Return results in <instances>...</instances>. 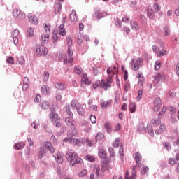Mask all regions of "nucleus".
Listing matches in <instances>:
<instances>
[{
	"label": "nucleus",
	"mask_w": 179,
	"mask_h": 179,
	"mask_svg": "<svg viewBox=\"0 0 179 179\" xmlns=\"http://www.w3.org/2000/svg\"><path fill=\"white\" fill-rule=\"evenodd\" d=\"M107 74L108 75V77L107 78L106 80L104 79L101 80V82L100 81V87H102V89H104L106 92L108 90V87H111V83H113V76L115 75V73L113 70H111V68L108 67L106 70Z\"/></svg>",
	"instance_id": "nucleus-1"
},
{
	"label": "nucleus",
	"mask_w": 179,
	"mask_h": 179,
	"mask_svg": "<svg viewBox=\"0 0 179 179\" xmlns=\"http://www.w3.org/2000/svg\"><path fill=\"white\" fill-rule=\"evenodd\" d=\"M78 157L79 155L76 152H67L66 154V159L69 162L71 167H73L76 164H82L83 163V159Z\"/></svg>",
	"instance_id": "nucleus-2"
},
{
	"label": "nucleus",
	"mask_w": 179,
	"mask_h": 179,
	"mask_svg": "<svg viewBox=\"0 0 179 179\" xmlns=\"http://www.w3.org/2000/svg\"><path fill=\"white\" fill-rule=\"evenodd\" d=\"M34 52L38 57H45L48 54V49L42 44L36 45Z\"/></svg>",
	"instance_id": "nucleus-3"
},
{
	"label": "nucleus",
	"mask_w": 179,
	"mask_h": 179,
	"mask_svg": "<svg viewBox=\"0 0 179 179\" xmlns=\"http://www.w3.org/2000/svg\"><path fill=\"white\" fill-rule=\"evenodd\" d=\"M13 15L17 20H24L26 19V14L20 10H13Z\"/></svg>",
	"instance_id": "nucleus-4"
},
{
	"label": "nucleus",
	"mask_w": 179,
	"mask_h": 179,
	"mask_svg": "<svg viewBox=\"0 0 179 179\" xmlns=\"http://www.w3.org/2000/svg\"><path fill=\"white\" fill-rule=\"evenodd\" d=\"M162 106H163V101H162L160 97L156 98L154 101V111L155 113H159V111H160V108H162Z\"/></svg>",
	"instance_id": "nucleus-5"
},
{
	"label": "nucleus",
	"mask_w": 179,
	"mask_h": 179,
	"mask_svg": "<svg viewBox=\"0 0 179 179\" xmlns=\"http://www.w3.org/2000/svg\"><path fill=\"white\" fill-rule=\"evenodd\" d=\"M20 31L17 29H15L13 32L12 33V38L13 41V44L15 45H17L19 44V37H20Z\"/></svg>",
	"instance_id": "nucleus-6"
},
{
	"label": "nucleus",
	"mask_w": 179,
	"mask_h": 179,
	"mask_svg": "<svg viewBox=\"0 0 179 179\" xmlns=\"http://www.w3.org/2000/svg\"><path fill=\"white\" fill-rule=\"evenodd\" d=\"M65 122L71 129H76V127L75 126V121H73V117H66Z\"/></svg>",
	"instance_id": "nucleus-7"
},
{
	"label": "nucleus",
	"mask_w": 179,
	"mask_h": 179,
	"mask_svg": "<svg viewBox=\"0 0 179 179\" xmlns=\"http://www.w3.org/2000/svg\"><path fill=\"white\" fill-rule=\"evenodd\" d=\"M28 19H29V22L32 24H35V25L38 24V18H37V16L31 13H29L28 15Z\"/></svg>",
	"instance_id": "nucleus-8"
},
{
	"label": "nucleus",
	"mask_w": 179,
	"mask_h": 179,
	"mask_svg": "<svg viewBox=\"0 0 179 179\" xmlns=\"http://www.w3.org/2000/svg\"><path fill=\"white\" fill-rule=\"evenodd\" d=\"M76 110L78 115L81 117H84L85 110L82 104L78 103L76 106Z\"/></svg>",
	"instance_id": "nucleus-9"
},
{
	"label": "nucleus",
	"mask_w": 179,
	"mask_h": 179,
	"mask_svg": "<svg viewBox=\"0 0 179 179\" xmlns=\"http://www.w3.org/2000/svg\"><path fill=\"white\" fill-rule=\"evenodd\" d=\"M131 65L133 71H139V63H138V59H133L131 60Z\"/></svg>",
	"instance_id": "nucleus-10"
},
{
	"label": "nucleus",
	"mask_w": 179,
	"mask_h": 179,
	"mask_svg": "<svg viewBox=\"0 0 179 179\" xmlns=\"http://www.w3.org/2000/svg\"><path fill=\"white\" fill-rule=\"evenodd\" d=\"M43 148L46 149V152L47 150H48L50 153H54V152H55V149H54V147H52L50 141H46V143L45 144Z\"/></svg>",
	"instance_id": "nucleus-11"
},
{
	"label": "nucleus",
	"mask_w": 179,
	"mask_h": 179,
	"mask_svg": "<svg viewBox=\"0 0 179 179\" xmlns=\"http://www.w3.org/2000/svg\"><path fill=\"white\" fill-rule=\"evenodd\" d=\"M94 16L96 19H103V17H106V16H107V12L101 13L100 10H97L94 13Z\"/></svg>",
	"instance_id": "nucleus-12"
},
{
	"label": "nucleus",
	"mask_w": 179,
	"mask_h": 179,
	"mask_svg": "<svg viewBox=\"0 0 179 179\" xmlns=\"http://www.w3.org/2000/svg\"><path fill=\"white\" fill-rule=\"evenodd\" d=\"M124 179H136V171H132L131 176L129 177V171L127 170L124 175Z\"/></svg>",
	"instance_id": "nucleus-13"
},
{
	"label": "nucleus",
	"mask_w": 179,
	"mask_h": 179,
	"mask_svg": "<svg viewBox=\"0 0 179 179\" xmlns=\"http://www.w3.org/2000/svg\"><path fill=\"white\" fill-rule=\"evenodd\" d=\"M166 80V76L162 73H158L155 76V82L159 83V82H164Z\"/></svg>",
	"instance_id": "nucleus-14"
},
{
	"label": "nucleus",
	"mask_w": 179,
	"mask_h": 179,
	"mask_svg": "<svg viewBox=\"0 0 179 179\" xmlns=\"http://www.w3.org/2000/svg\"><path fill=\"white\" fill-rule=\"evenodd\" d=\"M104 129H106L107 134H113V126L110 122H106L104 124Z\"/></svg>",
	"instance_id": "nucleus-15"
},
{
	"label": "nucleus",
	"mask_w": 179,
	"mask_h": 179,
	"mask_svg": "<svg viewBox=\"0 0 179 179\" xmlns=\"http://www.w3.org/2000/svg\"><path fill=\"white\" fill-rule=\"evenodd\" d=\"M30 85V81L29 80V78L24 77L23 79V86L22 89L23 91L27 90L29 89V85Z\"/></svg>",
	"instance_id": "nucleus-16"
},
{
	"label": "nucleus",
	"mask_w": 179,
	"mask_h": 179,
	"mask_svg": "<svg viewBox=\"0 0 179 179\" xmlns=\"http://www.w3.org/2000/svg\"><path fill=\"white\" fill-rule=\"evenodd\" d=\"M61 10H62V3H57L55 6V15H60Z\"/></svg>",
	"instance_id": "nucleus-17"
},
{
	"label": "nucleus",
	"mask_w": 179,
	"mask_h": 179,
	"mask_svg": "<svg viewBox=\"0 0 179 179\" xmlns=\"http://www.w3.org/2000/svg\"><path fill=\"white\" fill-rule=\"evenodd\" d=\"M53 157H55L57 163H58V164H62V163L64 162V158L62 157V155H61V154L57 153L55 155H53Z\"/></svg>",
	"instance_id": "nucleus-18"
},
{
	"label": "nucleus",
	"mask_w": 179,
	"mask_h": 179,
	"mask_svg": "<svg viewBox=\"0 0 179 179\" xmlns=\"http://www.w3.org/2000/svg\"><path fill=\"white\" fill-rule=\"evenodd\" d=\"M113 103L112 100H108L106 101H103L101 103V107L103 108V110H106V108H108V107H110Z\"/></svg>",
	"instance_id": "nucleus-19"
},
{
	"label": "nucleus",
	"mask_w": 179,
	"mask_h": 179,
	"mask_svg": "<svg viewBox=\"0 0 179 179\" xmlns=\"http://www.w3.org/2000/svg\"><path fill=\"white\" fill-rule=\"evenodd\" d=\"M82 82H84L85 85H87V86H90L92 85V82L89 80V78H87V74L83 73L82 75Z\"/></svg>",
	"instance_id": "nucleus-20"
},
{
	"label": "nucleus",
	"mask_w": 179,
	"mask_h": 179,
	"mask_svg": "<svg viewBox=\"0 0 179 179\" xmlns=\"http://www.w3.org/2000/svg\"><path fill=\"white\" fill-rule=\"evenodd\" d=\"M98 156L100 159H103L104 160H107V152L105 151L104 149H101L98 152Z\"/></svg>",
	"instance_id": "nucleus-21"
},
{
	"label": "nucleus",
	"mask_w": 179,
	"mask_h": 179,
	"mask_svg": "<svg viewBox=\"0 0 179 179\" xmlns=\"http://www.w3.org/2000/svg\"><path fill=\"white\" fill-rule=\"evenodd\" d=\"M45 153H47V148H41L38 152V159H43L45 156Z\"/></svg>",
	"instance_id": "nucleus-22"
},
{
	"label": "nucleus",
	"mask_w": 179,
	"mask_h": 179,
	"mask_svg": "<svg viewBox=\"0 0 179 179\" xmlns=\"http://www.w3.org/2000/svg\"><path fill=\"white\" fill-rule=\"evenodd\" d=\"M137 130L138 131L139 134H142V131H144L146 132V127L143 125V122H140L137 126Z\"/></svg>",
	"instance_id": "nucleus-23"
},
{
	"label": "nucleus",
	"mask_w": 179,
	"mask_h": 179,
	"mask_svg": "<svg viewBox=\"0 0 179 179\" xmlns=\"http://www.w3.org/2000/svg\"><path fill=\"white\" fill-rule=\"evenodd\" d=\"M76 134H78V131H76V129H71L68 131L67 136L70 141H72V138H73L74 135H76Z\"/></svg>",
	"instance_id": "nucleus-24"
},
{
	"label": "nucleus",
	"mask_w": 179,
	"mask_h": 179,
	"mask_svg": "<svg viewBox=\"0 0 179 179\" xmlns=\"http://www.w3.org/2000/svg\"><path fill=\"white\" fill-rule=\"evenodd\" d=\"M71 22H76L78 17L76 16V11L72 10L71 13L69 15Z\"/></svg>",
	"instance_id": "nucleus-25"
},
{
	"label": "nucleus",
	"mask_w": 179,
	"mask_h": 179,
	"mask_svg": "<svg viewBox=\"0 0 179 179\" xmlns=\"http://www.w3.org/2000/svg\"><path fill=\"white\" fill-rule=\"evenodd\" d=\"M101 163L103 165L101 167V171L102 173H104V172L107 171V164H108V160L105 159V160L102 161Z\"/></svg>",
	"instance_id": "nucleus-26"
},
{
	"label": "nucleus",
	"mask_w": 179,
	"mask_h": 179,
	"mask_svg": "<svg viewBox=\"0 0 179 179\" xmlns=\"http://www.w3.org/2000/svg\"><path fill=\"white\" fill-rule=\"evenodd\" d=\"M147 16L149 19L155 18V11L152 8H148L147 10Z\"/></svg>",
	"instance_id": "nucleus-27"
},
{
	"label": "nucleus",
	"mask_w": 179,
	"mask_h": 179,
	"mask_svg": "<svg viewBox=\"0 0 179 179\" xmlns=\"http://www.w3.org/2000/svg\"><path fill=\"white\" fill-rule=\"evenodd\" d=\"M23 148H24L23 142H18L14 145V149H15V150H20L23 149Z\"/></svg>",
	"instance_id": "nucleus-28"
},
{
	"label": "nucleus",
	"mask_w": 179,
	"mask_h": 179,
	"mask_svg": "<svg viewBox=\"0 0 179 179\" xmlns=\"http://www.w3.org/2000/svg\"><path fill=\"white\" fill-rule=\"evenodd\" d=\"M66 111L67 113V118H73V113L71 111V106L69 105L66 106Z\"/></svg>",
	"instance_id": "nucleus-29"
},
{
	"label": "nucleus",
	"mask_w": 179,
	"mask_h": 179,
	"mask_svg": "<svg viewBox=\"0 0 179 179\" xmlns=\"http://www.w3.org/2000/svg\"><path fill=\"white\" fill-rule=\"evenodd\" d=\"M55 87L58 90H64L65 89V83H57L55 84Z\"/></svg>",
	"instance_id": "nucleus-30"
},
{
	"label": "nucleus",
	"mask_w": 179,
	"mask_h": 179,
	"mask_svg": "<svg viewBox=\"0 0 179 179\" xmlns=\"http://www.w3.org/2000/svg\"><path fill=\"white\" fill-rule=\"evenodd\" d=\"M73 143L77 145V146H80V144L85 143V138H79V139L74 138L73 139Z\"/></svg>",
	"instance_id": "nucleus-31"
},
{
	"label": "nucleus",
	"mask_w": 179,
	"mask_h": 179,
	"mask_svg": "<svg viewBox=\"0 0 179 179\" xmlns=\"http://www.w3.org/2000/svg\"><path fill=\"white\" fill-rule=\"evenodd\" d=\"M108 151L110 155V160H115V152L114 151V148L110 147Z\"/></svg>",
	"instance_id": "nucleus-32"
},
{
	"label": "nucleus",
	"mask_w": 179,
	"mask_h": 179,
	"mask_svg": "<svg viewBox=\"0 0 179 179\" xmlns=\"http://www.w3.org/2000/svg\"><path fill=\"white\" fill-rule=\"evenodd\" d=\"M166 111H167V107L163 106L162 111L159 113L158 114V118L159 120H162L164 115L166 114Z\"/></svg>",
	"instance_id": "nucleus-33"
},
{
	"label": "nucleus",
	"mask_w": 179,
	"mask_h": 179,
	"mask_svg": "<svg viewBox=\"0 0 179 179\" xmlns=\"http://www.w3.org/2000/svg\"><path fill=\"white\" fill-rule=\"evenodd\" d=\"M129 110L131 113H134L135 111H136V103H135V102H131L129 104Z\"/></svg>",
	"instance_id": "nucleus-34"
},
{
	"label": "nucleus",
	"mask_w": 179,
	"mask_h": 179,
	"mask_svg": "<svg viewBox=\"0 0 179 179\" xmlns=\"http://www.w3.org/2000/svg\"><path fill=\"white\" fill-rule=\"evenodd\" d=\"M131 27L133 30H139V25L136 21H132L130 22Z\"/></svg>",
	"instance_id": "nucleus-35"
},
{
	"label": "nucleus",
	"mask_w": 179,
	"mask_h": 179,
	"mask_svg": "<svg viewBox=\"0 0 179 179\" xmlns=\"http://www.w3.org/2000/svg\"><path fill=\"white\" fill-rule=\"evenodd\" d=\"M74 72L76 73V75H82V73L83 72V69L80 67V66H77L74 68Z\"/></svg>",
	"instance_id": "nucleus-36"
},
{
	"label": "nucleus",
	"mask_w": 179,
	"mask_h": 179,
	"mask_svg": "<svg viewBox=\"0 0 179 179\" xmlns=\"http://www.w3.org/2000/svg\"><path fill=\"white\" fill-rule=\"evenodd\" d=\"M50 90V87H48V85H43L41 87V92L43 93V94H44L45 96V94H48V90Z\"/></svg>",
	"instance_id": "nucleus-37"
},
{
	"label": "nucleus",
	"mask_w": 179,
	"mask_h": 179,
	"mask_svg": "<svg viewBox=\"0 0 179 179\" xmlns=\"http://www.w3.org/2000/svg\"><path fill=\"white\" fill-rule=\"evenodd\" d=\"M160 120L161 119H159V117H154L153 119H152L151 122L152 124H153V125H160V124H162V120Z\"/></svg>",
	"instance_id": "nucleus-38"
},
{
	"label": "nucleus",
	"mask_w": 179,
	"mask_h": 179,
	"mask_svg": "<svg viewBox=\"0 0 179 179\" xmlns=\"http://www.w3.org/2000/svg\"><path fill=\"white\" fill-rule=\"evenodd\" d=\"M147 131L150 136H154L155 131L153 130V128H152V126L150 124L147 126Z\"/></svg>",
	"instance_id": "nucleus-39"
},
{
	"label": "nucleus",
	"mask_w": 179,
	"mask_h": 179,
	"mask_svg": "<svg viewBox=\"0 0 179 179\" xmlns=\"http://www.w3.org/2000/svg\"><path fill=\"white\" fill-rule=\"evenodd\" d=\"M42 41L45 44H47L48 43V41L50 40V36L48 34H43L41 36Z\"/></svg>",
	"instance_id": "nucleus-40"
},
{
	"label": "nucleus",
	"mask_w": 179,
	"mask_h": 179,
	"mask_svg": "<svg viewBox=\"0 0 179 179\" xmlns=\"http://www.w3.org/2000/svg\"><path fill=\"white\" fill-rule=\"evenodd\" d=\"M134 156H135L134 159L136 162H141V160H142V155H141V153L135 152Z\"/></svg>",
	"instance_id": "nucleus-41"
},
{
	"label": "nucleus",
	"mask_w": 179,
	"mask_h": 179,
	"mask_svg": "<svg viewBox=\"0 0 179 179\" xmlns=\"http://www.w3.org/2000/svg\"><path fill=\"white\" fill-rule=\"evenodd\" d=\"M153 9L156 13L160 12V9H161L160 5H159V3H154Z\"/></svg>",
	"instance_id": "nucleus-42"
},
{
	"label": "nucleus",
	"mask_w": 179,
	"mask_h": 179,
	"mask_svg": "<svg viewBox=\"0 0 179 179\" xmlns=\"http://www.w3.org/2000/svg\"><path fill=\"white\" fill-rule=\"evenodd\" d=\"M86 160H87L88 162H93L96 160V157L90 155H87L85 157Z\"/></svg>",
	"instance_id": "nucleus-43"
},
{
	"label": "nucleus",
	"mask_w": 179,
	"mask_h": 179,
	"mask_svg": "<svg viewBox=\"0 0 179 179\" xmlns=\"http://www.w3.org/2000/svg\"><path fill=\"white\" fill-rule=\"evenodd\" d=\"M103 138H104V134H103V133H98L95 137L96 142H97V141H101Z\"/></svg>",
	"instance_id": "nucleus-44"
},
{
	"label": "nucleus",
	"mask_w": 179,
	"mask_h": 179,
	"mask_svg": "<svg viewBox=\"0 0 179 179\" xmlns=\"http://www.w3.org/2000/svg\"><path fill=\"white\" fill-rule=\"evenodd\" d=\"M31 125V127H33L34 129H37L38 127H40V122H37V120H34Z\"/></svg>",
	"instance_id": "nucleus-45"
},
{
	"label": "nucleus",
	"mask_w": 179,
	"mask_h": 179,
	"mask_svg": "<svg viewBox=\"0 0 179 179\" xmlns=\"http://www.w3.org/2000/svg\"><path fill=\"white\" fill-rule=\"evenodd\" d=\"M50 120H54L55 118H58V114L55 113V111H52L49 115Z\"/></svg>",
	"instance_id": "nucleus-46"
},
{
	"label": "nucleus",
	"mask_w": 179,
	"mask_h": 179,
	"mask_svg": "<svg viewBox=\"0 0 179 179\" xmlns=\"http://www.w3.org/2000/svg\"><path fill=\"white\" fill-rule=\"evenodd\" d=\"M147 173H149V167L143 166L141 169V173L145 175L147 174Z\"/></svg>",
	"instance_id": "nucleus-47"
},
{
	"label": "nucleus",
	"mask_w": 179,
	"mask_h": 179,
	"mask_svg": "<svg viewBox=\"0 0 179 179\" xmlns=\"http://www.w3.org/2000/svg\"><path fill=\"white\" fill-rule=\"evenodd\" d=\"M120 138H117L115 141L113 143V148H118L120 146Z\"/></svg>",
	"instance_id": "nucleus-48"
},
{
	"label": "nucleus",
	"mask_w": 179,
	"mask_h": 179,
	"mask_svg": "<svg viewBox=\"0 0 179 179\" xmlns=\"http://www.w3.org/2000/svg\"><path fill=\"white\" fill-rule=\"evenodd\" d=\"M6 62L8 64H11V65H13V64H15V58H13V57H8L6 59Z\"/></svg>",
	"instance_id": "nucleus-49"
},
{
	"label": "nucleus",
	"mask_w": 179,
	"mask_h": 179,
	"mask_svg": "<svg viewBox=\"0 0 179 179\" xmlns=\"http://www.w3.org/2000/svg\"><path fill=\"white\" fill-rule=\"evenodd\" d=\"M119 154H120L122 162H123L124 161V148H122V147L120 148Z\"/></svg>",
	"instance_id": "nucleus-50"
},
{
	"label": "nucleus",
	"mask_w": 179,
	"mask_h": 179,
	"mask_svg": "<svg viewBox=\"0 0 179 179\" xmlns=\"http://www.w3.org/2000/svg\"><path fill=\"white\" fill-rule=\"evenodd\" d=\"M164 34L165 37H167L170 34V28H169V27H165L164 28Z\"/></svg>",
	"instance_id": "nucleus-51"
},
{
	"label": "nucleus",
	"mask_w": 179,
	"mask_h": 179,
	"mask_svg": "<svg viewBox=\"0 0 179 179\" xmlns=\"http://www.w3.org/2000/svg\"><path fill=\"white\" fill-rule=\"evenodd\" d=\"M142 94H143V90L141 89L138 90V96L136 97V100H138V101H139L141 99H142Z\"/></svg>",
	"instance_id": "nucleus-52"
},
{
	"label": "nucleus",
	"mask_w": 179,
	"mask_h": 179,
	"mask_svg": "<svg viewBox=\"0 0 179 179\" xmlns=\"http://www.w3.org/2000/svg\"><path fill=\"white\" fill-rule=\"evenodd\" d=\"M67 55L69 58H71V57L73 55V51L72 50V47H68Z\"/></svg>",
	"instance_id": "nucleus-53"
},
{
	"label": "nucleus",
	"mask_w": 179,
	"mask_h": 179,
	"mask_svg": "<svg viewBox=\"0 0 179 179\" xmlns=\"http://www.w3.org/2000/svg\"><path fill=\"white\" fill-rule=\"evenodd\" d=\"M66 41L68 43V47H72V38H71L70 36L66 37Z\"/></svg>",
	"instance_id": "nucleus-54"
},
{
	"label": "nucleus",
	"mask_w": 179,
	"mask_h": 179,
	"mask_svg": "<svg viewBox=\"0 0 179 179\" xmlns=\"http://www.w3.org/2000/svg\"><path fill=\"white\" fill-rule=\"evenodd\" d=\"M28 33V37H31L32 36H34V29L32 28H29L27 30Z\"/></svg>",
	"instance_id": "nucleus-55"
},
{
	"label": "nucleus",
	"mask_w": 179,
	"mask_h": 179,
	"mask_svg": "<svg viewBox=\"0 0 179 179\" xmlns=\"http://www.w3.org/2000/svg\"><path fill=\"white\" fill-rule=\"evenodd\" d=\"M99 86H100V80H96V82H94L93 84H92V87L93 89H97V87H99Z\"/></svg>",
	"instance_id": "nucleus-56"
},
{
	"label": "nucleus",
	"mask_w": 179,
	"mask_h": 179,
	"mask_svg": "<svg viewBox=\"0 0 179 179\" xmlns=\"http://www.w3.org/2000/svg\"><path fill=\"white\" fill-rule=\"evenodd\" d=\"M161 66H162V63H160L159 62H156L155 64L154 69H155V71H159Z\"/></svg>",
	"instance_id": "nucleus-57"
},
{
	"label": "nucleus",
	"mask_w": 179,
	"mask_h": 179,
	"mask_svg": "<svg viewBox=\"0 0 179 179\" xmlns=\"http://www.w3.org/2000/svg\"><path fill=\"white\" fill-rule=\"evenodd\" d=\"M164 148L166 149V150H171V145L168 142H164L163 143Z\"/></svg>",
	"instance_id": "nucleus-58"
},
{
	"label": "nucleus",
	"mask_w": 179,
	"mask_h": 179,
	"mask_svg": "<svg viewBox=\"0 0 179 179\" xmlns=\"http://www.w3.org/2000/svg\"><path fill=\"white\" fill-rule=\"evenodd\" d=\"M55 99L57 101H61L62 100V95L59 92H57Z\"/></svg>",
	"instance_id": "nucleus-59"
},
{
	"label": "nucleus",
	"mask_w": 179,
	"mask_h": 179,
	"mask_svg": "<svg viewBox=\"0 0 179 179\" xmlns=\"http://www.w3.org/2000/svg\"><path fill=\"white\" fill-rule=\"evenodd\" d=\"M87 174V170L83 169L80 171V173L78 174L79 177H85Z\"/></svg>",
	"instance_id": "nucleus-60"
},
{
	"label": "nucleus",
	"mask_w": 179,
	"mask_h": 179,
	"mask_svg": "<svg viewBox=\"0 0 179 179\" xmlns=\"http://www.w3.org/2000/svg\"><path fill=\"white\" fill-rule=\"evenodd\" d=\"M90 121L92 124H96V122H97V119L96 118V116L91 115Z\"/></svg>",
	"instance_id": "nucleus-61"
},
{
	"label": "nucleus",
	"mask_w": 179,
	"mask_h": 179,
	"mask_svg": "<svg viewBox=\"0 0 179 179\" xmlns=\"http://www.w3.org/2000/svg\"><path fill=\"white\" fill-rule=\"evenodd\" d=\"M121 20H120L119 18H117L115 22V26H117V27H121Z\"/></svg>",
	"instance_id": "nucleus-62"
},
{
	"label": "nucleus",
	"mask_w": 179,
	"mask_h": 179,
	"mask_svg": "<svg viewBox=\"0 0 179 179\" xmlns=\"http://www.w3.org/2000/svg\"><path fill=\"white\" fill-rule=\"evenodd\" d=\"M122 69H123L124 73V80H127L128 79V71L125 69H124V66H122Z\"/></svg>",
	"instance_id": "nucleus-63"
},
{
	"label": "nucleus",
	"mask_w": 179,
	"mask_h": 179,
	"mask_svg": "<svg viewBox=\"0 0 179 179\" xmlns=\"http://www.w3.org/2000/svg\"><path fill=\"white\" fill-rule=\"evenodd\" d=\"M172 145L173 146H178V148H179V136L176 141H173Z\"/></svg>",
	"instance_id": "nucleus-64"
}]
</instances>
